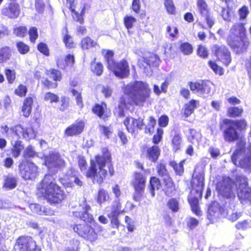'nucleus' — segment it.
Wrapping results in <instances>:
<instances>
[{"instance_id": "1", "label": "nucleus", "mask_w": 251, "mask_h": 251, "mask_svg": "<svg viewBox=\"0 0 251 251\" xmlns=\"http://www.w3.org/2000/svg\"><path fill=\"white\" fill-rule=\"evenodd\" d=\"M249 125L244 119H223L219 123V129L225 142L235 144V148L231 159L236 166L249 170L251 172V144L247 145L244 133Z\"/></svg>"}, {"instance_id": "2", "label": "nucleus", "mask_w": 251, "mask_h": 251, "mask_svg": "<svg viewBox=\"0 0 251 251\" xmlns=\"http://www.w3.org/2000/svg\"><path fill=\"white\" fill-rule=\"evenodd\" d=\"M82 211L73 212L74 217L85 222L84 223H75L71 226L73 231L84 241L93 244L98 239L99 234L103 228L95 220L92 214L88 211L91 207L86 199L79 203Z\"/></svg>"}, {"instance_id": "3", "label": "nucleus", "mask_w": 251, "mask_h": 251, "mask_svg": "<svg viewBox=\"0 0 251 251\" xmlns=\"http://www.w3.org/2000/svg\"><path fill=\"white\" fill-rule=\"evenodd\" d=\"M101 154H97L90 161V166L85 172L87 178L92 179L93 183L101 184L108 175L115 174L111 153L106 147L100 148Z\"/></svg>"}, {"instance_id": "4", "label": "nucleus", "mask_w": 251, "mask_h": 251, "mask_svg": "<svg viewBox=\"0 0 251 251\" xmlns=\"http://www.w3.org/2000/svg\"><path fill=\"white\" fill-rule=\"evenodd\" d=\"M235 180L230 176H223L216 184V190L218 196L227 199H234L235 195L234 186L238 183L239 192L238 197L241 201L251 202V186L248 187V178L244 175H237Z\"/></svg>"}, {"instance_id": "5", "label": "nucleus", "mask_w": 251, "mask_h": 251, "mask_svg": "<svg viewBox=\"0 0 251 251\" xmlns=\"http://www.w3.org/2000/svg\"><path fill=\"white\" fill-rule=\"evenodd\" d=\"M151 93L149 84L143 81H135L129 87L127 92L124 94L127 96H122L118 104V116L124 117L125 110L128 109L127 105L143 106L148 100Z\"/></svg>"}, {"instance_id": "6", "label": "nucleus", "mask_w": 251, "mask_h": 251, "mask_svg": "<svg viewBox=\"0 0 251 251\" xmlns=\"http://www.w3.org/2000/svg\"><path fill=\"white\" fill-rule=\"evenodd\" d=\"M36 195L38 198L54 205L61 204L66 199L64 190L50 174L46 175L38 183Z\"/></svg>"}, {"instance_id": "7", "label": "nucleus", "mask_w": 251, "mask_h": 251, "mask_svg": "<svg viewBox=\"0 0 251 251\" xmlns=\"http://www.w3.org/2000/svg\"><path fill=\"white\" fill-rule=\"evenodd\" d=\"M226 41L227 45L236 54H243L247 52L251 45L245 25L240 22L235 23L232 25Z\"/></svg>"}, {"instance_id": "8", "label": "nucleus", "mask_w": 251, "mask_h": 251, "mask_svg": "<svg viewBox=\"0 0 251 251\" xmlns=\"http://www.w3.org/2000/svg\"><path fill=\"white\" fill-rule=\"evenodd\" d=\"M191 190L188 195L187 201L192 211L197 216L202 215L199 206V200L201 199L204 187V175L203 173H199L192 176L190 181Z\"/></svg>"}, {"instance_id": "9", "label": "nucleus", "mask_w": 251, "mask_h": 251, "mask_svg": "<svg viewBox=\"0 0 251 251\" xmlns=\"http://www.w3.org/2000/svg\"><path fill=\"white\" fill-rule=\"evenodd\" d=\"M147 181L146 176L140 172H135L130 181V185L134 189L133 199L134 201L139 202L144 198Z\"/></svg>"}, {"instance_id": "10", "label": "nucleus", "mask_w": 251, "mask_h": 251, "mask_svg": "<svg viewBox=\"0 0 251 251\" xmlns=\"http://www.w3.org/2000/svg\"><path fill=\"white\" fill-rule=\"evenodd\" d=\"M19 172L25 180H33L39 176V168L30 160H22L18 165Z\"/></svg>"}, {"instance_id": "11", "label": "nucleus", "mask_w": 251, "mask_h": 251, "mask_svg": "<svg viewBox=\"0 0 251 251\" xmlns=\"http://www.w3.org/2000/svg\"><path fill=\"white\" fill-rule=\"evenodd\" d=\"M13 251H41V248L32 237L21 235L16 239Z\"/></svg>"}, {"instance_id": "12", "label": "nucleus", "mask_w": 251, "mask_h": 251, "mask_svg": "<svg viewBox=\"0 0 251 251\" xmlns=\"http://www.w3.org/2000/svg\"><path fill=\"white\" fill-rule=\"evenodd\" d=\"M46 77H43L41 83L43 89L46 90L54 89L58 86V81H60L63 78L62 72L55 68H50L46 70Z\"/></svg>"}, {"instance_id": "13", "label": "nucleus", "mask_w": 251, "mask_h": 251, "mask_svg": "<svg viewBox=\"0 0 251 251\" xmlns=\"http://www.w3.org/2000/svg\"><path fill=\"white\" fill-rule=\"evenodd\" d=\"M211 51L217 61L221 62L226 67L230 65L232 61L231 54L226 46L214 44L211 47Z\"/></svg>"}, {"instance_id": "14", "label": "nucleus", "mask_w": 251, "mask_h": 251, "mask_svg": "<svg viewBox=\"0 0 251 251\" xmlns=\"http://www.w3.org/2000/svg\"><path fill=\"white\" fill-rule=\"evenodd\" d=\"M107 68L120 79L127 78L130 75L129 63L126 59H123L119 61H115Z\"/></svg>"}, {"instance_id": "15", "label": "nucleus", "mask_w": 251, "mask_h": 251, "mask_svg": "<svg viewBox=\"0 0 251 251\" xmlns=\"http://www.w3.org/2000/svg\"><path fill=\"white\" fill-rule=\"evenodd\" d=\"M197 9L201 17L203 18L208 28H210L214 24L210 8L205 0H197Z\"/></svg>"}, {"instance_id": "16", "label": "nucleus", "mask_w": 251, "mask_h": 251, "mask_svg": "<svg viewBox=\"0 0 251 251\" xmlns=\"http://www.w3.org/2000/svg\"><path fill=\"white\" fill-rule=\"evenodd\" d=\"M126 130L132 135H136L139 130H141L145 125L144 120L142 118H135L130 116L126 117L123 121Z\"/></svg>"}, {"instance_id": "17", "label": "nucleus", "mask_w": 251, "mask_h": 251, "mask_svg": "<svg viewBox=\"0 0 251 251\" xmlns=\"http://www.w3.org/2000/svg\"><path fill=\"white\" fill-rule=\"evenodd\" d=\"M91 111L94 115L103 121H106L111 117V113L107 103L102 101L95 103L92 107Z\"/></svg>"}, {"instance_id": "18", "label": "nucleus", "mask_w": 251, "mask_h": 251, "mask_svg": "<svg viewBox=\"0 0 251 251\" xmlns=\"http://www.w3.org/2000/svg\"><path fill=\"white\" fill-rule=\"evenodd\" d=\"M188 85L190 90L193 93L204 94H209L211 91V83L206 80L189 81Z\"/></svg>"}, {"instance_id": "19", "label": "nucleus", "mask_w": 251, "mask_h": 251, "mask_svg": "<svg viewBox=\"0 0 251 251\" xmlns=\"http://www.w3.org/2000/svg\"><path fill=\"white\" fill-rule=\"evenodd\" d=\"M85 127V123L84 121L78 119L66 128L64 132V136L65 137L78 136L83 132Z\"/></svg>"}, {"instance_id": "20", "label": "nucleus", "mask_w": 251, "mask_h": 251, "mask_svg": "<svg viewBox=\"0 0 251 251\" xmlns=\"http://www.w3.org/2000/svg\"><path fill=\"white\" fill-rule=\"evenodd\" d=\"M142 154L144 155L151 162H156L161 154V150L157 145H153L151 147L146 145L143 146L141 148Z\"/></svg>"}, {"instance_id": "21", "label": "nucleus", "mask_w": 251, "mask_h": 251, "mask_svg": "<svg viewBox=\"0 0 251 251\" xmlns=\"http://www.w3.org/2000/svg\"><path fill=\"white\" fill-rule=\"evenodd\" d=\"M10 130L18 136L20 134L26 140H30L35 136L34 129L31 127H23L21 125H17L10 128Z\"/></svg>"}, {"instance_id": "22", "label": "nucleus", "mask_w": 251, "mask_h": 251, "mask_svg": "<svg viewBox=\"0 0 251 251\" xmlns=\"http://www.w3.org/2000/svg\"><path fill=\"white\" fill-rule=\"evenodd\" d=\"M163 183L162 190L167 197H171L175 195L176 191L175 183L170 176L162 179Z\"/></svg>"}, {"instance_id": "23", "label": "nucleus", "mask_w": 251, "mask_h": 251, "mask_svg": "<svg viewBox=\"0 0 251 251\" xmlns=\"http://www.w3.org/2000/svg\"><path fill=\"white\" fill-rule=\"evenodd\" d=\"M19 4L17 2H10L7 7L2 9V15L10 19L18 18L20 13Z\"/></svg>"}, {"instance_id": "24", "label": "nucleus", "mask_w": 251, "mask_h": 251, "mask_svg": "<svg viewBox=\"0 0 251 251\" xmlns=\"http://www.w3.org/2000/svg\"><path fill=\"white\" fill-rule=\"evenodd\" d=\"M198 104L199 101L194 99H192L184 103L180 111L181 117L184 118L190 117L194 112Z\"/></svg>"}, {"instance_id": "25", "label": "nucleus", "mask_w": 251, "mask_h": 251, "mask_svg": "<svg viewBox=\"0 0 251 251\" xmlns=\"http://www.w3.org/2000/svg\"><path fill=\"white\" fill-rule=\"evenodd\" d=\"M47 163L51 167L60 169L65 167V162L61 158L60 155L58 153L50 154L46 160Z\"/></svg>"}, {"instance_id": "26", "label": "nucleus", "mask_w": 251, "mask_h": 251, "mask_svg": "<svg viewBox=\"0 0 251 251\" xmlns=\"http://www.w3.org/2000/svg\"><path fill=\"white\" fill-rule=\"evenodd\" d=\"M34 98L33 96H28L23 100L21 110L25 118L29 117L31 114Z\"/></svg>"}, {"instance_id": "27", "label": "nucleus", "mask_w": 251, "mask_h": 251, "mask_svg": "<svg viewBox=\"0 0 251 251\" xmlns=\"http://www.w3.org/2000/svg\"><path fill=\"white\" fill-rule=\"evenodd\" d=\"M171 135L172 136L171 145L174 152H176L181 149L182 138L180 133L176 129H173L171 131Z\"/></svg>"}, {"instance_id": "28", "label": "nucleus", "mask_w": 251, "mask_h": 251, "mask_svg": "<svg viewBox=\"0 0 251 251\" xmlns=\"http://www.w3.org/2000/svg\"><path fill=\"white\" fill-rule=\"evenodd\" d=\"M31 208L33 212L39 215L52 216L55 212L54 210L50 207L42 206L37 203L31 204Z\"/></svg>"}, {"instance_id": "29", "label": "nucleus", "mask_w": 251, "mask_h": 251, "mask_svg": "<svg viewBox=\"0 0 251 251\" xmlns=\"http://www.w3.org/2000/svg\"><path fill=\"white\" fill-rule=\"evenodd\" d=\"M162 187L161 180L156 176H151L150 177L148 189L151 197L155 195V190H158Z\"/></svg>"}, {"instance_id": "30", "label": "nucleus", "mask_w": 251, "mask_h": 251, "mask_svg": "<svg viewBox=\"0 0 251 251\" xmlns=\"http://www.w3.org/2000/svg\"><path fill=\"white\" fill-rule=\"evenodd\" d=\"M64 62L62 59H58L56 61L58 67L61 69H65L68 66H73L75 62V56L73 54H68L64 58Z\"/></svg>"}, {"instance_id": "31", "label": "nucleus", "mask_w": 251, "mask_h": 251, "mask_svg": "<svg viewBox=\"0 0 251 251\" xmlns=\"http://www.w3.org/2000/svg\"><path fill=\"white\" fill-rule=\"evenodd\" d=\"M185 161V159L181 160L179 163L172 160L169 161V165L173 169L176 176H182L184 173V164Z\"/></svg>"}, {"instance_id": "32", "label": "nucleus", "mask_w": 251, "mask_h": 251, "mask_svg": "<svg viewBox=\"0 0 251 251\" xmlns=\"http://www.w3.org/2000/svg\"><path fill=\"white\" fill-rule=\"evenodd\" d=\"M243 113L244 109L242 107L229 106L226 110V115L229 118H239L242 116Z\"/></svg>"}, {"instance_id": "33", "label": "nucleus", "mask_w": 251, "mask_h": 251, "mask_svg": "<svg viewBox=\"0 0 251 251\" xmlns=\"http://www.w3.org/2000/svg\"><path fill=\"white\" fill-rule=\"evenodd\" d=\"M90 69L93 74L96 76H100L103 72V65L100 62H96L94 58L90 64Z\"/></svg>"}, {"instance_id": "34", "label": "nucleus", "mask_w": 251, "mask_h": 251, "mask_svg": "<svg viewBox=\"0 0 251 251\" xmlns=\"http://www.w3.org/2000/svg\"><path fill=\"white\" fill-rule=\"evenodd\" d=\"M12 56V50L10 47L5 46L0 48V63H5Z\"/></svg>"}, {"instance_id": "35", "label": "nucleus", "mask_w": 251, "mask_h": 251, "mask_svg": "<svg viewBox=\"0 0 251 251\" xmlns=\"http://www.w3.org/2000/svg\"><path fill=\"white\" fill-rule=\"evenodd\" d=\"M85 5L83 4L80 7V12L79 13L76 10L74 12H72V17L74 21L82 25L84 23V16L85 13Z\"/></svg>"}, {"instance_id": "36", "label": "nucleus", "mask_w": 251, "mask_h": 251, "mask_svg": "<svg viewBox=\"0 0 251 251\" xmlns=\"http://www.w3.org/2000/svg\"><path fill=\"white\" fill-rule=\"evenodd\" d=\"M156 170L157 175L162 179L171 176L167 169V164L165 162H160L157 164Z\"/></svg>"}, {"instance_id": "37", "label": "nucleus", "mask_w": 251, "mask_h": 251, "mask_svg": "<svg viewBox=\"0 0 251 251\" xmlns=\"http://www.w3.org/2000/svg\"><path fill=\"white\" fill-rule=\"evenodd\" d=\"M24 148L22 141L18 140L15 141L14 144H12L10 150L12 156L15 158H18L20 155Z\"/></svg>"}, {"instance_id": "38", "label": "nucleus", "mask_w": 251, "mask_h": 251, "mask_svg": "<svg viewBox=\"0 0 251 251\" xmlns=\"http://www.w3.org/2000/svg\"><path fill=\"white\" fill-rule=\"evenodd\" d=\"M97 45V42L92 39L89 36L83 38L80 43V47L82 50H88Z\"/></svg>"}, {"instance_id": "39", "label": "nucleus", "mask_w": 251, "mask_h": 251, "mask_svg": "<svg viewBox=\"0 0 251 251\" xmlns=\"http://www.w3.org/2000/svg\"><path fill=\"white\" fill-rule=\"evenodd\" d=\"M38 156V153L35 151L32 145L27 146L23 153V160H29Z\"/></svg>"}, {"instance_id": "40", "label": "nucleus", "mask_w": 251, "mask_h": 251, "mask_svg": "<svg viewBox=\"0 0 251 251\" xmlns=\"http://www.w3.org/2000/svg\"><path fill=\"white\" fill-rule=\"evenodd\" d=\"M202 135L200 132L194 128H190L189 130V135L187 136V140L192 144L198 142L201 140Z\"/></svg>"}, {"instance_id": "41", "label": "nucleus", "mask_w": 251, "mask_h": 251, "mask_svg": "<svg viewBox=\"0 0 251 251\" xmlns=\"http://www.w3.org/2000/svg\"><path fill=\"white\" fill-rule=\"evenodd\" d=\"M156 124L155 118L151 116L148 118V124L144 127V132L146 134L151 135L154 130Z\"/></svg>"}, {"instance_id": "42", "label": "nucleus", "mask_w": 251, "mask_h": 251, "mask_svg": "<svg viewBox=\"0 0 251 251\" xmlns=\"http://www.w3.org/2000/svg\"><path fill=\"white\" fill-rule=\"evenodd\" d=\"M63 42L67 49H74L76 47V44L75 42L73 37L69 34L68 31L66 29V33L63 37Z\"/></svg>"}, {"instance_id": "43", "label": "nucleus", "mask_w": 251, "mask_h": 251, "mask_svg": "<svg viewBox=\"0 0 251 251\" xmlns=\"http://www.w3.org/2000/svg\"><path fill=\"white\" fill-rule=\"evenodd\" d=\"M167 206L172 212H177L179 210V203L177 199L172 198L166 203Z\"/></svg>"}, {"instance_id": "44", "label": "nucleus", "mask_w": 251, "mask_h": 251, "mask_svg": "<svg viewBox=\"0 0 251 251\" xmlns=\"http://www.w3.org/2000/svg\"><path fill=\"white\" fill-rule=\"evenodd\" d=\"M17 186L16 178L12 176H5L3 187L7 189L11 190L15 188Z\"/></svg>"}, {"instance_id": "45", "label": "nucleus", "mask_w": 251, "mask_h": 251, "mask_svg": "<svg viewBox=\"0 0 251 251\" xmlns=\"http://www.w3.org/2000/svg\"><path fill=\"white\" fill-rule=\"evenodd\" d=\"M180 51L185 55H189L192 53L193 47L192 45L187 42L181 43L179 46Z\"/></svg>"}, {"instance_id": "46", "label": "nucleus", "mask_w": 251, "mask_h": 251, "mask_svg": "<svg viewBox=\"0 0 251 251\" xmlns=\"http://www.w3.org/2000/svg\"><path fill=\"white\" fill-rule=\"evenodd\" d=\"M136 22V18L131 15H126L124 17V25L125 27L127 29L128 33H130L129 29L133 27L134 24Z\"/></svg>"}, {"instance_id": "47", "label": "nucleus", "mask_w": 251, "mask_h": 251, "mask_svg": "<svg viewBox=\"0 0 251 251\" xmlns=\"http://www.w3.org/2000/svg\"><path fill=\"white\" fill-rule=\"evenodd\" d=\"M208 64L209 67L216 74L219 75H222L224 74V69L223 68L219 66L215 61L209 60L208 61Z\"/></svg>"}, {"instance_id": "48", "label": "nucleus", "mask_w": 251, "mask_h": 251, "mask_svg": "<svg viewBox=\"0 0 251 251\" xmlns=\"http://www.w3.org/2000/svg\"><path fill=\"white\" fill-rule=\"evenodd\" d=\"M124 212V210L122 209L121 203L119 201H117L112 205L111 212L108 215L119 216L120 214Z\"/></svg>"}, {"instance_id": "49", "label": "nucleus", "mask_w": 251, "mask_h": 251, "mask_svg": "<svg viewBox=\"0 0 251 251\" xmlns=\"http://www.w3.org/2000/svg\"><path fill=\"white\" fill-rule=\"evenodd\" d=\"M13 34L17 37L24 38L27 34V28L25 26H18L13 29Z\"/></svg>"}, {"instance_id": "50", "label": "nucleus", "mask_w": 251, "mask_h": 251, "mask_svg": "<svg viewBox=\"0 0 251 251\" xmlns=\"http://www.w3.org/2000/svg\"><path fill=\"white\" fill-rule=\"evenodd\" d=\"M163 134V129L162 128L157 127L156 129L155 133L152 137V143L155 145H158L162 140Z\"/></svg>"}, {"instance_id": "51", "label": "nucleus", "mask_w": 251, "mask_h": 251, "mask_svg": "<svg viewBox=\"0 0 251 251\" xmlns=\"http://www.w3.org/2000/svg\"><path fill=\"white\" fill-rule=\"evenodd\" d=\"M159 60L157 55L154 53H150L149 56L143 57L144 62L150 66L154 65Z\"/></svg>"}, {"instance_id": "52", "label": "nucleus", "mask_w": 251, "mask_h": 251, "mask_svg": "<svg viewBox=\"0 0 251 251\" xmlns=\"http://www.w3.org/2000/svg\"><path fill=\"white\" fill-rule=\"evenodd\" d=\"M28 91L27 87L23 84H20L18 87L15 89L14 93L16 96L23 98L25 97Z\"/></svg>"}, {"instance_id": "53", "label": "nucleus", "mask_w": 251, "mask_h": 251, "mask_svg": "<svg viewBox=\"0 0 251 251\" xmlns=\"http://www.w3.org/2000/svg\"><path fill=\"white\" fill-rule=\"evenodd\" d=\"M69 107L70 99L66 96L61 97L58 109L61 112H65L69 109Z\"/></svg>"}, {"instance_id": "54", "label": "nucleus", "mask_w": 251, "mask_h": 251, "mask_svg": "<svg viewBox=\"0 0 251 251\" xmlns=\"http://www.w3.org/2000/svg\"><path fill=\"white\" fill-rule=\"evenodd\" d=\"M44 100L46 101H49L51 103L53 102L57 103L59 101V97L57 95L52 92H47L44 95Z\"/></svg>"}, {"instance_id": "55", "label": "nucleus", "mask_w": 251, "mask_h": 251, "mask_svg": "<svg viewBox=\"0 0 251 251\" xmlns=\"http://www.w3.org/2000/svg\"><path fill=\"white\" fill-rule=\"evenodd\" d=\"M16 46L19 52L21 54H26L29 51V47L24 42L19 41L16 42Z\"/></svg>"}, {"instance_id": "56", "label": "nucleus", "mask_w": 251, "mask_h": 251, "mask_svg": "<svg viewBox=\"0 0 251 251\" xmlns=\"http://www.w3.org/2000/svg\"><path fill=\"white\" fill-rule=\"evenodd\" d=\"M4 73L8 83L9 84L13 83L16 78L15 71L14 70L6 68L4 70Z\"/></svg>"}, {"instance_id": "57", "label": "nucleus", "mask_w": 251, "mask_h": 251, "mask_svg": "<svg viewBox=\"0 0 251 251\" xmlns=\"http://www.w3.org/2000/svg\"><path fill=\"white\" fill-rule=\"evenodd\" d=\"M27 33L29 35V39L31 43L34 44L38 38V29L35 26L30 27L27 30Z\"/></svg>"}, {"instance_id": "58", "label": "nucleus", "mask_w": 251, "mask_h": 251, "mask_svg": "<svg viewBox=\"0 0 251 251\" xmlns=\"http://www.w3.org/2000/svg\"><path fill=\"white\" fill-rule=\"evenodd\" d=\"M164 6L168 14H176V6L173 0H164Z\"/></svg>"}, {"instance_id": "59", "label": "nucleus", "mask_w": 251, "mask_h": 251, "mask_svg": "<svg viewBox=\"0 0 251 251\" xmlns=\"http://www.w3.org/2000/svg\"><path fill=\"white\" fill-rule=\"evenodd\" d=\"M197 53L199 57L203 59L207 58L209 55L208 50L206 48L201 44L198 45Z\"/></svg>"}, {"instance_id": "60", "label": "nucleus", "mask_w": 251, "mask_h": 251, "mask_svg": "<svg viewBox=\"0 0 251 251\" xmlns=\"http://www.w3.org/2000/svg\"><path fill=\"white\" fill-rule=\"evenodd\" d=\"M38 50L43 55L49 56L50 55V50L47 44L44 42H40L37 45Z\"/></svg>"}, {"instance_id": "61", "label": "nucleus", "mask_w": 251, "mask_h": 251, "mask_svg": "<svg viewBox=\"0 0 251 251\" xmlns=\"http://www.w3.org/2000/svg\"><path fill=\"white\" fill-rule=\"evenodd\" d=\"M221 15L225 21H230L231 19V9L229 5H226V7L222 8Z\"/></svg>"}, {"instance_id": "62", "label": "nucleus", "mask_w": 251, "mask_h": 251, "mask_svg": "<svg viewBox=\"0 0 251 251\" xmlns=\"http://www.w3.org/2000/svg\"><path fill=\"white\" fill-rule=\"evenodd\" d=\"M114 55V53L112 50H107L106 54L104 55V58L107 63V68L115 61L113 58Z\"/></svg>"}, {"instance_id": "63", "label": "nucleus", "mask_w": 251, "mask_h": 251, "mask_svg": "<svg viewBox=\"0 0 251 251\" xmlns=\"http://www.w3.org/2000/svg\"><path fill=\"white\" fill-rule=\"evenodd\" d=\"M107 197L108 195L106 191L103 189H100L98 191L97 201L99 203L101 204L107 200Z\"/></svg>"}, {"instance_id": "64", "label": "nucleus", "mask_w": 251, "mask_h": 251, "mask_svg": "<svg viewBox=\"0 0 251 251\" xmlns=\"http://www.w3.org/2000/svg\"><path fill=\"white\" fill-rule=\"evenodd\" d=\"M169 122L168 116L165 114L160 116L158 119L159 127L162 128L166 127Z\"/></svg>"}]
</instances>
